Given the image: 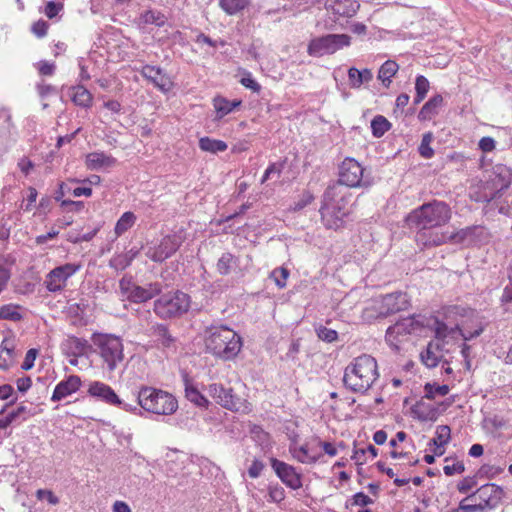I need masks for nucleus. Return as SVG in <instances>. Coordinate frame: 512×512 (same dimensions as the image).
<instances>
[{"label":"nucleus","mask_w":512,"mask_h":512,"mask_svg":"<svg viewBox=\"0 0 512 512\" xmlns=\"http://www.w3.org/2000/svg\"><path fill=\"white\" fill-rule=\"evenodd\" d=\"M451 430L446 425L438 426L436 429L435 437L431 440V444L446 445L450 440Z\"/></svg>","instance_id":"nucleus-48"},{"label":"nucleus","mask_w":512,"mask_h":512,"mask_svg":"<svg viewBox=\"0 0 512 512\" xmlns=\"http://www.w3.org/2000/svg\"><path fill=\"white\" fill-rule=\"evenodd\" d=\"M48 27L49 25L46 21L38 20L33 23L31 30L38 38H42L46 36Z\"/></svg>","instance_id":"nucleus-58"},{"label":"nucleus","mask_w":512,"mask_h":512,"mask_svg":"<svg viewBox=\"0 0 512 512\" xmlns=\"http://www.w3.org/2000/svg\"><path fill=\"white\" fill-rule=\"evenodd\" d=\"M445 319L455 320L456 318H476L477 311L466 304H453L442 308V312H437L431 316V320Z\"/></svg>","instance_id":"nucleus-21"},{"label":"nucleus","mask_w":512,"mask_h":512,"mask_svg":"<svg viewBox=\"0 0 512 512\" xmlns=\"http://www.w3.org/2000/svg\"><path fill=\"white\" fill-rule=\"evenodd\" d=\"M411 413L414 418L420 421H434L437 418V409L424 399L419 400L412 406Z\"/></svg>","instance_id":"nucleus-28"},{"label":"nucleus","mask_w":512,"mask_h":512,"mask_svg":"<svg viewBox=\"0 0 512 512\" xmlns=\"http://www.w3.org/2000/svg\"><path fill=\"white\" fill-rule=\"evenodd\" d=\"M38 350L35 348L29 349L25 355L24 361L21 368L25 371L30 370L34 366V362L37 358Z\"/></svg>","instance_id":"nucleus-55"},{"label":"nucleus","mask_w":512,"mask_h":512,"mask_svg":"<svg viewBox=\"0 0 512 512\" xmlns=\"http://www.w3.org/2000/svg\"><path fill=\"white\" fill-rule=\"evenodd\" d=\"M448 385H438L427 383L424 386L425 398L427 399H435L437 396H445L449 393Z\"/></svg>","instance_id":"nucleus-46"},{"label":"nucleus","mask_w":512,"mask_h":512,"mask_svg":"<svg viewBox=\"0 0 512 512\" xmlns=\"http://www.w3.org/2000/svg\"><path fill=\"white\" fill-rule=\"evenodd\" d=\"M348 77L352 87L359 88L363 83L369 82L373 74L369 69L358 70L354 67L348 70Z\"/></svg>","instance_id":"nucleus-35"},{"label":"nucleus","mask_w":512,"mask_h":512,"mask_svg":"<svg viewBox=\"0 0 512 512\" xmlns=\"http://www.w3.org/2000/svg\"><path fill=\"white\" fill-rule=\"evenodd\" d=\"M73 95L72 101L81 107L88 108L92 104V95L91 93L82 85H77L72 88Z\"/></svg>","instance_id":"nucleus-38"},{"label":"nucleus","mask_w":512,"mask_h":512,"mask_svg":"<svg viewBox=\"0 0 512 512\" xmlns=\"http://www.w3.org/2000/svg\"><path fill=\"white\" fill-rule=\"evenodd\" d=\"M476 485V482L473 478H470V477H467V478H464L463 480H461L458 485H457V488L459 490V492L461 493H467L469 492L474 486Z\"/></svg>","instance_id":"nucleus-63"},{"label":"nucleus","mask_w":512,"mask_h":512,"mask_svg":"<svg viewBox=\"0 0 512 512\" xmlns=\"http://www.w3.org/2000/svg\"><path fill=\"white\" fill-rule=\"evenodd\" d=\"M155 312L161 318L181 317L190 307V297L181 291L165 294L154 303Z\"/></svg>","instance_id":"nucleus-10"},{"label":"nucleus","mask_w":512,"mask_h":512,"mask_svg":"<svg viewBox=\"0 0 512 512\" xmlns=\"http://www.w3.org/2000/svg\"><path fill=\"white\" fill-rule=\"evenodd\" d=\"M36 497L40 501H46L50 505H57L59 503V497L54 494L53 491L47 489H38L36 491Z\"/></svg>","instance_id":"nucleus-53"},{"label":"nucleus","mask_w":512,"mask_h":512,"mask_svg":"<svg viewBox=\"0 0 512 512\" xmlns=\"http://www.w3.org/2000/svg\"><path fill=\"white\" fill-rule=\"evenodd\" d=\"M431 134H425L419 146V153L425 159H430L434 155V150L430 146Z\"/></svg>","instance_id":"nucleus-54"},{"label":"nucleus","mask_w":512,"mask_h":512,"mask_svg":"<svg viewBox=\"0 0 512 512\" xmlns=\"http://www.w3.org/2000/svg\"><path fill=\"white\" fill-rule=\"evenodd\" d=\"M236 263L235 257L233 254L226 252L223 253L222 256L218 259L217 262V271L221 275H227L231 272V267Z\"/></svg>","instance_id":"nucleus-45"},{"label":"nucleus","mask_w":512,"mask_h":512,"mask_svg":"<svg viewBox=\"0 0 512 512\" xmlns=\"http://www.w3.org/2000/svg\"><path fill=\"white\" fill-rule=\"evenodd\" d=\"M378 378L376 360L369 355L357 357L344 373L345 385L355 392L367 391Z\"/></svg>","instance_id":"nucleus-4"},{"label":"nucleus","mask_w":512,"mask_h":512,"mask_svg":"<svg viewBox=\"0 0 512 512\" xmlns=\"http://www.w3.org/2000/svg\"><path fill=\"white\" fill-rule=\"evenodd\" d=\"M41 410L37 408L28 407L24 404H20L15 410L11 411L15 420L22 418V420H27L30 417L37 415Z\"/></svg>","instance_id":"nucleus-47"},{"label":"nucleus","mask_w":512,"mask_h":512,"mask_svg":"<svg viewBox=\"0 0 512 512\" xmlns=\"http://www.w3.org/2000/svg\"><path fill=\"white\" fill-rule=\"evenodd\" d=\"M241 105L240 100L229 101L223 97H216L213 100V106L216 110L217 118L221 119Z\"/></svg>","instance_id":"nucleus-32"},{"label":"nucleus","mask_w":512,"mask_h":512,"mask_svg":"<svg viewBox=\"0 0 512 512\" xmlns=\"http://www.w3.org/2000/svg\"><path fill=\"white\" fill-rule=\"evenodd\" d=\"M451 209L443 201L434 200L413 210L407 216V223L417 229H430L445 225L451 219Z\"/></svg>","instance_id":"nucleus-5"},{"label":"nucleus","mask_w":512,"mask_h":512,"mask_svg":"<svg viewBox=\"0 0 512 512\" xmlns=\"http://www.w3.org/2000/svg\"><path fill=\"white\" fill-rule=\"evenodd\" d=\"M87 394L108 405L117 406L127 412H135L136 406L124 403L111 386L101 381H92L88 384Z\"/></svg>","instance_id":"nucleus-12"},{"label":"nucleus","mask_w":512,"mask_h":512,"mask_svg":"<svg viewBox=\"0 0 512 512\" xmlns=\"http://www.w3.org/2000/svg\"><path fill=\"white\" fill-rule=\"evenodd\" d=\"M61 9H62V5L56 4L55 2L50 1L47 3V5L45 7V14L48 18L52 19L59 13V11Z\"/></svg>","instance_id":"nucleus-64"},{"label":"nucleus","mask_w":512,"mask_h":512,"mask_svg":"<svg viewBox=\"0 0 512 512\" xmlns=\"http://www.w3.org/2000/svg\"><path fill=\"white\" fill-rule=\"evenodd\" d=\"M270 277L274 280L275 284L279 288L286 287L287 279L289 277V271L287 268L279 267L271 272Z\"/></svg>","instance_id":"nucleus-49"},{"label":"nucleus","mask_w":512,"mask_h":512,"mask_svg":"<svg viewBox=\"0 0 512 512\" xmlns=\"http://www.w3.org/2000/svg\"><path fill=\"white\" fill-rule=\"evenodd\" d=\"M491 183L497 187L501 193L512 183V169L504 164H497L493 167V177Z\"/></svg>","instance_id":"nucleus-26"},{"label":"nucleus","mask_w":512,"mask_h":512,"mask_svg":"<svg viewBox=\"0 0 512 512\" xmlns=\"http://www.w3.org/2000/svg\"><path fill=\"white\" fill-rule=\"evenodd\" d=\"M481 229L477 226H470L456 231L448 236L447 240L455 244H470L474 241L476 232Z\"/></svg>","instance_id":"nucleus-31"},{"label":"nucleus","mask_w":512,"mask_h":512,"mask_svg":"<svg viewBox=\"0 0 512 512\" xmlns=\"http://www.w3.org/2000/svg\"><path fill=\"white\" fill-rule=\"evenodd\" d=\"M271 467L287 487L291 488L292 490H298L302 487L301 474L292 465L272 458Z\"/></svg>","instance_id":"nucleus-17"},{"label":"nucleus","mask_w":512,"mask_h":512,"mask_svg":"<svg viewBox=\"0 0 512 512\" xmlns=\"http://www.w3.org/2000/svg\"><path fill=\"white\" fill-rule=\"evenodd\" d=\"M199 147L202 151L210 153L224 152L227 149L226 142L222 140L202 137L199 140Z\"/></svg>","instance_id":"nucleus-39"},{"label":"nucleus","mask_w":512,"mask_h":512,"mask_svg":"<svg viewBox=\"0 0 512 512\" xmlns=\"http://www.w3.org/2000/svg\"><path fill=\"white\" fill-rule=\"evenodd\" d=\"M429 81L427 80L426 77L420 75L416 78V82H415V90H416V93H418L419 95H427L428 93V90H429Z\"/></svg>","instance_id":"nucleus-59"},{"label":"nucleus","mask_w":512,"mask_h":512,"mask_svg":"<svg viewBox=\"0 0 512 512\" xmlns=\"http://www.w3.org/2000/svg\"><path fill=\"white\" fill-rule=\"evenodd\" d=\"M81 378L77 375H71L67 379L60 381L52 394V401H60L73 393L77 392L81 387Z\"/></svg>","instance_id":"nucleus-24"},{"label":"nucleus","mask_w":512,"mask_h":512,"mask_svg":"<svg viewBox=\"0 0 512 512\" xmlns=\"http://www.w3.org/2000/svg\"><path fill=\"white\" fill-rule=\"evenodd\" d=\"M81 269V264L66 263L52 269L45 278L44 285L49 292H60L67 280Z\"/></svg>","instance_id":"nucleus-13"},{"label":"nucleus","mask_w":512,"mask_h":512,"mask_svg":"<svg viewBox=\"0 0 512 512\" xmlns=\"http://www.w3.org/2000/svg\"><path fill=\"white\" fill-rule=\"evenodd\" d=\"M398 69L399 66L395 61L387 60L380 67L378 78L382 81L383 85L388 87L391 83V78L397 73Z\"/></svg>","instance_id":"nucleus-37"},{"label":"nucleus","mask_w":512,"mask_h":512,"mask_svg":"<svg viewBox=\"0 0 512 512\" xmlns=\"http://www.w3.org/2000/svg\"><path fill=\"white\" fill-rule=\"evenodd\" d=\"M420 322H395L387 329L386 341L387 343L398 349L399 344L406 341L411 332L418 327Z\"/></svg>","instance_id":"nucleus-19"},{"label":"nucleus","mask_w":512,"mask_h":512,"mask_svg":"<svg viewBox=\"0 0 512 512\" xmlns=\"http://www.w3.org/2000/svg\"><path fill=\"white\" fill-rule=\"evenodd\" d=\"M136 219V215L131 211L123 213L114 228L116 237H119L128 231L135 224Z\"/></svg>","instance_id":"nucleus-40"},{"label":"nucleus","mask_w":512,"mask_h":512,"mask_svg":"<svg viewBox=\"0 0 512 512\" xmlns=\"http://www.w3.org/2000/svg\"><path fill=\"white\" fill-rule=\"evenodd\" d=\"M443 104V97L435 95L431 97L421 108L418 117L420 120H430L438 113V109Z\"/></svg>","instance_id":"nucleus-30"},{"label":"nucleus","mask_w":512,"mask_h":512,"mask_svg":"<svg viewBox=\"0 0 512 512\" xmlns=\"http://www.w3.org/2000/svg\"><path fill=\"white\" fill-rule=\"evenodd\" d=\"M484 427L492 432L499 431L506 427V421L496 415L487 417L484 419Z\"/></svg>","instance_id":"nucleus-52"},{"label":"nucleus","mask_w":512,"mask_h":512,"mask_svg":"<svg viewBox=\"0 0 512 512\" xmlns=\"http://www.w3.org/2000/svg\"><path fill=\"white\" fill-rule=\"evenodd\" d=\"M485 509L473 494L464 498L454 512H483Z\"/></svg>","instance_id":"nucleus-42"},{"label":"nucleus","mask_w":512,"mask_h":512,"mask_svg":"<svg viewBox=\"0 0 512 512\" xmlns=\"http://www.w3.org/2000/svg\"><path fill=\"white\" fill-rule=\"evenodd\" d=\"M473 495L486 510L495 508L501 502L504 492L501 487L489 483L481 486Z\"/></svg>","instance_id":"nucleus-18"},{"label":"nucleus","mask_w":512,"mask_h":512,"mask_svg":"<svg viewBox=\"0 0 512 512\" xmlns=\"http://www.w3.org/2000/svg\"><path fill=\"white\" fill-rule=\"evenodd\" d=\"M347 188L343 183L337 181L328 186L323 195L320 213L328 228H337L342 216L346 214L345 208L351 196Z\"/></svg>","instance_id":"nucleus-3"},{"label":"nucleus","mask_w":512,"mask_h":512,"mask_svg":"<svg viewBox=\"0 0 512 512\" xmlns=\"http://www.w3.org/2000/svg\"><path fill=\"white\" fill-rule=\"evenodd\" d=\"M240 83L246 87L251 89L254 92H259L261 89L260 84L254 80L250 73H246L240 80Z\"/></svg>","instance_id":"nucleus-60"},{"label":"nucleus","mask_w":512,"mask_h":512,"mask_svg":"<svg viewBox=\"0 0 512 512\" xmlns=\"http://www.w3.org/2000/svg\"><path fill=\"white\" fill-rule=\"evenodd\" d=\"M140 20L143 24H154L158 27H162L165 25L167 18L159 11L147 10L141 14Z\"/></svg>","instance_id":"nucleus-41"},{"label":"nucleus","mask_w":512,"mask_h":512,"mask_svg":"<svg viewBox=\"0 0 512 512\" xmlns=\"http://www.w3.org/2000/svg\"><path fill=\"white\" fill-rule=\"evenodd\" d=\"M390 126V122L381 115L375 116L371 121V129L375 137L383 136L390 129Z\"/></svg>","instance_id":"nucleus-43"},{"label":"nucleus","mask_w":512,"mask_h":512,"mask_svg":"<svg viewBox=\"0 0 512 512\" xmlns=\"http://www.w3.org/2000/svg\"><path fill=\"white\" fill-rule=\"evenodd\" d=\"M141 75L163 92H167L172 88L173 83L170 77L159 67L145 65L141 70Z\"/></svg>","instance_id":"nucleus-22"},{"label":"nucleus","mask_w":512,"mask_h":512,"mask_svg":"<svg viewBox=\"0 0 512 512\" xmlns=\"http://www.w3.org/2000/svg\"><path fill=\"white\" fill-rule=\"evenodd\" d=\"M137 401L142 409L156 415H172L178 408V402L172 394L149 386L139 389Z\"/></svg>","instance_id":"nucleus-6"},{"label":"nucleus","mask_w":512,"mask_h":512,"mask_svg":"<svg viewBox=\"0 0 512 512\" xmlns=\"http://www.w3.org/2000/svg\"><path fill=\"white\" fill-rule=\"evenodd\" d=\"M185 395L189 401L197 406L203 407L208 404V400L192 384H186Z\"/></svg>","instance_id":"nucleus-44"},{"label":"nucleus","mask_w":512,"mask_h":512,"mask_svg":"<svg viewBox=\"0 0 512 512\" xmlns=\"http://www.w3.org/2000/svg\"><path fill=\"white\" fill-rule=\"evenodd\" d=\"M315 331L319 337V339L325 342H333L337 340L338 333L336 330L327 328L326 326L320 324L315 328Z\"/></svg>","instance_id":"nucleus-50"},{"label":"nucleus","mask_w":512,"mask_h":512,"mask_svg":"<svg viewBox=\"0 0 512 512\" xmlns=\"http://www.w3.org/2000/svg\"><path fill=\"white\" fill-rule=\"evenodd\" d=\"M435 322V337L420 354L422 363L427 368H434L440 362L448 364L443 346L460 340L468 341L483 332L481 322Z\"/></svg>","instance_id":"nucleus-1"},{"label":"nucleus","mask_w":512,"mask_h":512,"mask_svg":"<svg viewBox=\"0 0 512 512\" xmlns=\"http://www.w3.org/2000/svg\"><path fill=\"white\" fill-rule=\"evenodd\" d=\"M89 344L87 340L75 336H68L61 344L62 351L71 357H79L86 353Z\"/></svg>","instance_id":"nucleus-27"},{"label":"nucleus","mask_w":512,"mask_h":512,"mask_svg":"<svg viewBox=\"0 0 512 512\" xmlns=\"http://www.w3.org/2000/svg\"><path fill=\"white\" fill-rule=\"evenodd\" d=\"M61 207L67 212H80L84 209L83 201L62 200Z\"/></svg>","instance_id":"nucleus-57"},{"label":"nucleus","mask_w":512,"mask_h":512,"mask_svg":"<svg viewBox=\"0 0 512 512\" xmlns=\"http://www.w3.org/2000/svg\"><path fill=\"white\" fill-rule=\"evenodd\" d=\"M251 4V0H219V6L228 15H235Z\"/></svg>","instance_id":"nucleus-36"},{"label":"nucleus","mask_w":512,"mask_h":512,"mask_svg":"<svg viewBox=\"0 0 512 512\" xmlns=\"http://www.w3.org/2000/svg\"><path fill=\"white\" fill-rule=\"evenodd\" d=\"M26 317V310L19 305H4L0 307L1 320H21Z\"/></svg>","instance_id":"nucleus-34"},{"label":"nucleus","mask_w":512,"mask_h":512,"mask_svg":"<svg viewBox=\"0 0 512 512\" xmlns=\"http://www.w3.org/2000/svg\"><path fill=\"white\" fill-rule=\"evenodd\" d=\"M338 181L349 188H368L373 178L365 175V169L354 158L346 157L339 166Z\"/></svg>","instance_id":"nucleus-9"},{"label":"nucleus","mask_w":512,"mask_h":512,"mask_svg":"<svg viewBox=\"0 0 512 512\" xmlns=\"http://www.w3.org/2000/svg\"><path fill=\"white\" fill-rule=\"evenodd\" d=\"M501 193L491 181L480 182L470 190V198L475 202L489 203Z\"/></svg>","instance_id":"nucleus-25"},{"label":"nucleus","mask_w":512,"mask_h":512,"mask_svg":"<svg viewBox=\"0 0 512 512\" xmlns=\"http://www.w3.org/2000/svg\"><path fill=\"white\" fill-rule=\"evenodd\" d=\"M285 499V490L278 484L268 486V501L280 503Z\"/></svg>","instance_id":"nucleus-51"},{"label":"nucleus","mask_w":512,"mask_h":512,"mask_svg":"<svg viewBox=\"0 0 512 512\" xmlns=\"http://www.w3.org/2000/svg\"><path fill=\"white\" fill-rule=\"evenodd\" d=\"M14 339L5 338L0 346V368H7L13 361Z\"/></svg>","instance_id":"nucleus-33"},{"label":"nucleus","mask_w":512,"mask_h":512,"mask_svg":"<svg viewBox=\"0 0 512 512\" xmlns=\"http://www.w3.org/2000/svg\"><path fill=\"white\" fill-rule=\"evenodd\" d=\"M351 37L347 34H328L312 39L308 45V54L315 57H321L327 54H333L339 49L349 46Z\"/></svg>","instance_id":"nucleus-11"},{"label":"nucleus","mask_w":512,"mask_h":512,"mask_svg":"<svg viewBox=\"0 0 512 512\" xmlns=\"http://www.w3.org/2000/svg\"><path fill=\"white\" fill-rule=\"evenodd\" d=\"M464 464L460 461H453L451 464H446L443 468L447 476L461 474L464 471Z\"/></svg>","instance_id":"nucleus-56"},{"label":"nucleus","mask_w":512,"mask_h":512,"mask_svg":"<svg viewBox=\"0 0 512 512\" xmlns=\"http://www.w3.org/2000/svg\"><path fill=\"white\" fill-rule=\"evenodd\" d=\"M120 288L122 293L134 302H145L162 291L161 284H151L148 288H143L135 285L128 278L120 281Z\"/></svg>","instance_id":"nucleus-15"},{"label":"nucleus","mask_w":512,"mask_h":512,"mask_svg":"<svg viewBox=\"0 0 512 512\" xmlns=\"http://www.w3.org/2000/svg\"><path fill=\"white\" fill-rule=\"evenodd\" d=\"M116 159L103 152H92L86 156V165L89 169H99L115 165Z\"/></svg>","instance_id":"nucleus-29"},{"label":"nucleus","mask_w":512,"mask_h":512,"mask_svg":"<svg viewBox=\"0 0 512 512\" xmlns=\"http://www.w3.org/2000/svg\"><path fill=\"white\" fill-rule=\"evenodd\" d=\"M205 346L214 356L223 360H231L241 351L242 340L234 330L227 326L212 325L206 331Z\"/></svg>","instance_id":"nucleus-2"},{"label":"nucleus","mask_w":512,"mask_h":512,"mask_svg":"<svg viewBox=\"0 0 512 512\" xmlns=\"http://www.w3.org/2000/svg\"><path fill=\"white\" fill-rule=\"evenodd\" d=\"M411 307V299L406 292L396 291L386 294L380 299L374 300L371 308L366 309V313L370 310L377 312V317H392ZM367 317H373L367 314Z\"/></svg>","instance_id":"nucleus-8"},{"label":"nucleus","mask_w":512,"mask_h":512,"mask_svg":"<svg viewBox=\"0 0 512 512\" xmlns=\"http://www.w3.org/2000/svg\"><path fill=\"white\" fill-rule=\"evenodd\" d=\"M91 341L108 370L114 371L124 358L121 339L112 334L94 333Z\"/></svg>","instance_id":"nucleus-7"},{"label":"nucleus","mask_w":512,"mask_h":512,"mask_svg":"<svg viewBox=\"0 0 512 512\" xmlns=\"http://www.w3.org/2000/svg\"><path fill=\"white\" fill-rule=\"evenodd\" d=\"M183 238L180 235H167L156 246L149 247L145 254L154 262H163L171 257L182 245Z\"/></svg>","instance_id":"nucleus-14"},{"label":"nucleus","mask_w":512,"mask_h":512,"mask_svg":"<svg viewBox=\"0 0 512 512\" xmlns=\"http://www.w3.org/2000/svg\"><path fill=\"white\" fill-rule=\"evenodd\" d=\"M324 8L333 21L338 22L355 16L360 4L356 0H325Z\"/></svg>","instance_id":"nucleus-16"},{"label":"nucleus","mask_w":512,"mask_h":512,"mask_svg":"<svg viewBox=\"0 0 512 512\" xmlns=\"http://www.w3.org/2000/svg\"><path fill=\"white\" fill-rule=\"evenodd\" d=\"M38 71L43 76H51L55 71V64L47 61H40L38 63Z\"/></svg>","instance_id":"nucleus-62"},{"label":"nucleus","mask_w":512,"mask_h":512,"mask_svg":"<svg viewBox=\"0 0 512 512\" xmlns=\"http://www.w3.org/2000/svg\"><path fill=\"white\" fill-rule=\"evenodd\" d=\"M264 469V464L258 459H254L248 468V475L251 478H258Z\"/></svg>","instance_id":"nucleus-61"},{"label":"nucleus","mask_w":512,"mask_h":512,"mask_svg":"<svg viewBox=\"0 0 512 512\" xmlns=\"http://www.w3.org/2000/svg\"><path fill=\"white\" fill-rule=\"evenodd\" d=\"M289 452L292 457L303 464L315 463L320 458L319 451L308 443L300 444L292 440L289 445Z\"/></svg>","instance_id":"nucleus-20"},{"label":"nucleus","mask_w":512,"mask_h":512,"mask_svg":"<svg viewBox=\"0 0 512 512\" xmlns=\"http://www.w3.org/2000/svg\"><path fill=\"white\" fill-rule=\"evenodd\" d=\"M209 395L221 406L230 410L238 409L237 399L232 389L225 388L222 384L213 383L208 388Z\"/></svg>","instance_id":"nucleus-23"}]
</instances>
